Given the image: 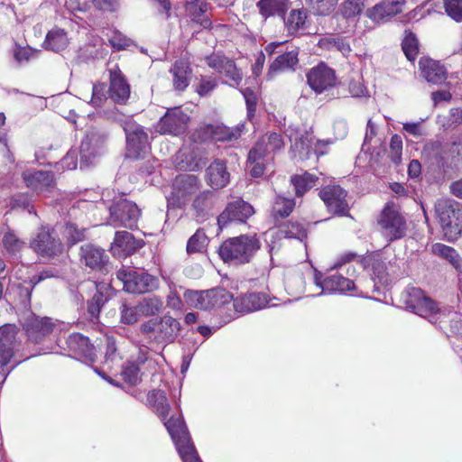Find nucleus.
Returning a JSON list of instances; mask_svg holds the SVG:
<instances>
[{
  "label": "nucleus",
  "instance_id": "obj_1",
  "mask_svg": "<svg viewBox=\"0 0 462 462\" xmlns=\"http://www.w3.org/2000/svg\"><path fill=\"white\" fill-rule=\"evenodd\" d=\"M261 243L255 236L241 235L226 240L218 249L221 259L233 264L249 263L260 249Z\"/></svg>",
  "mask_w": 462,
  "mask_h": 462
},
{
  "label": "nucleus",
  "instance_id": "obj_2",
  "mask_svg": "<svg viewBox=\"0 0 462 462\" xmlns=\"http://www.w3.org/2000/svg\"><path fill=\"white\" fill-rule=\"evenodd\" d=\"M283 147L282 136L277 133H270L262 136L249 151L247 170L253 177H260L265 171L269 156Z\"/></svg>",
  "mask_w": 462,
  "mask_h": 462
},
{
  "label": "nucleus",
  "instance_id": "obj_3",
  "mask_svg": "<svg viewBox=\"0 0 462 462\" xmlns=\"http://www.w3.org/2000/svg\"><path fill=\"white\" fill-rule=\"evenodd\" d=\"M377 224L383 236L390 242L406 236V218L400 208L393 202L384 205L377 218Z\"/></svg>",
  "mask_w": 462,
  "mask_h": 462
},
{
  "label": "nucleus",
  "instance_id": "obj_4",
  "mask_svg": "<svg viewBox=\"0 0 462 462\" xmlns=\"http://www.w3.org/2000/svg\"><path fill=\"white\" fill-rule=\"evenodd\" d=\"M435 212L447 239H456L461 232L462 208L459 204L451 199H439L435 204Z\"/></svg>",
  "mask_w": 462,
  "mask_h": 462
},
{
  "label": "nucleus",
  "instance_id": "obj_5",
  "mask_svg": "<svg viewBox=\"0 0 462 462\" xmlns=\"http://www.w3.org/2000/svg\"><path fill=\"white\" fill-rule=\"evenodd\" d=\"M180 329V322L167 315L160 319H152L140 326L141 333L148 339L165 344L173 342Z\"/></svg>",
  "mask_w": 462,
  "mask_h": 462
},
{
  "label": "nucleus",
  "instance_id": "obj_6",
  "mask_svg": "<svg viewBox=\"0 0 462 462\" xmlns=\"http://www.w3.org/2000/svg\"><path fill=\"white\" fill-rule=\"evenodd\" d=\"M165 427L174 441L183 462H202L189 435L187 427L180 420H170Z\"/></svg>",
  "mask_w": 462,
  "mask_h": 462
},
{
  "label": "nucleus",
  "instance_id": "obj_7",
  "mask_svg": "<svg viewBox=\"0 0 462 462\" xmlns=\"http://www.w3.org/2000/svg\"><path fill=\"white\" fill-rule=\"evenodd\" d=\"M165 427L174 441L183 462H202L189 435L187 427L180 420H170Z\"/></svg>",
  "mask_w": 462,
  "mask_h": 462
},
{
  "label": "nucleus",
  "instance_id": "obj_8",
  "mask_svg": "<svg viewBox=\"0 0 462 462\" xmlns=\"http://www.w3.org/2000/svg\"><path fill=\"white\" fill-rule=\"evenodd\" d=\"M186 302L196 309L211 310L231 301L232 295L223 288H214L208 291H186Z\"/></svg>",
  "mask_w": 462,
  "mask_h": 462
},
{
  "label": "nucleus",
  "instance_id": "obj_9",
  "mask_svg": "<svg viewBox=\"0 0 462 462\" xmlns=\"http://www.w3.org/2000/svg\"><path fill=\"white\" fill-rule=\"evenodd\" d=\"M116 278L123 283L124 290L130 293H145L159 287L158 278L134 269L118 270Z\"/></svg>",
  "mask_w": 462,
  "mask_h": 462
},
{
  "label": "nucleus",
  "instance_id": "obj_10",
  "mask_svg": "<svg viewBox=\"0 0 462 462\" xmlns=\"http://www.w3.org/2000/svg\"><path fill=\"white\" fill-rule=\"evenodd\" d=\"M110 217L108 224L116 226L133 228L136 226L141 211L136 204L120 197L108 207Z\"/></svg>",
  "mask_w": 462,
  "mask_h": 462
},
{
  "label": "nucleus",
  "instance_id": "obj_11",
  "mask_svg": "<svg viewBox=\"0 0 462 462\" xmlns=\"http://www.w3.org/2000/svg\"><path fill=\"white\" fill-rule=\"evenodd\" d=\"M126 135V156L131 159L143 158L150 151L148 134L139 125L128 123L125 126Z\"/></svg>",
  "mask_w": 462,
  "mask_h": 462
},
{
  "label": "nucleus",
  "instance_id": "obj_12",
  "mask_svg": "<svg viewBox=\"0 0 462 462\" xmlns=\"http://www.w3.org/2000/svg\"><path fill=\"white\" fill-rule=\"evenodd\" d=\"M319 197L328 210L335 215L346 216L349 211L347 192L339 185H327L319 191Z\"/></svg>",
  "mask_w": 462,
  "mask_h": 462
},
{
  "label": "nucleus",
  "instance_id": "obj_13",
  "mask_svg": "<svg viewBox=\"0 0 462 462\" xmlns=\"http://www.w3.org/2000/svg\"><path fill=\"white\" fill-rule=\"evenodd\" d=\"M189 116L179 107L169 109L160 119L156 131L162 134L180 135L186 131Z\"/></svg>",
  "mask_w": 462,
  "mask_h": 462
},
{
  "label": "nucleus",
  "instance_id": "obj_14",
  "mask_svg": "<svg viewBox=\"0 0 462 462\" xmlns=\"http://www.w3.org/2000/svg\"><path fill=\"white\" fill-rule=\"evenodd\" d=\"M30 246L42 256H54L62 253L63 245L60 240L53 236L48 227H42L35 238L31 241Z\"/></svg>",
  "mask_w": 462,
  "mask_h": 462
},
{
  "label": "nucleus",
  "instance_id": "obj_15",
  "mask_svg": "<svg viewBox=\"0 0 462 462\" xmlns=\"http://www.w3.org/2000/svg\"><path fill=\"white\" fill-rule=\"evenodd\" d=\"M309 86L317 94H320L337 84L335 71L325 63H319L307 73Z\"/></svg>",
  "mask_w": 462,
  "mask_h": 462
},
{
  "label": "nucleus",
  "instance_id": "obj_16",
  "mask_svg": "<svg viewBox=\"0 0 462 462\" xmlns=\"http://www.w3.org/2000/svg\"><path fill=\"white\" fill-rule=\"evenodd\" d=\"M254 214V208L242 199L230 202L225 210L218 216L217 224L219 228L225 227L228 223H244Z\"/></svg>",
  "mask_w": 462,
  "mask_h": 462
},
{
  "label": "nucleus",
  "instance_id": "obj_17",
  "mask_svg": "<svg viewBox=\"0 0 462 462\" xmlns=\"http://www.w3.org/2000/svg\"><path fill=\"white\" fill-rule=\"evenodd\" d=\"M405 4L406 0H382L366 10V16L375 23H383L401 14Z\"/></svg>",
  "mask_w": 462,
  "mask_h": 462
},
{
  "label": "nucleus",
  "instance_id": "obj_18",
  "mask_svg": "<svg viewBox=\"0 0 462 462\" xmlns=\"http://www.w3.org/2000/svg\"><path fill=\"white\" fill-rule=\"evenodd\" d=\"M322 275L316 272L314 282L316 286L321 289L316 295L327 293H346L356 290L355 282L341 275H331L325 280H321Z\"/></svg>",
  "mask_w": 462,
  "mask_h": 462
},
{
  "label": "nucleus",
  "instance_id": "obj_19",
  "mask_svg": "<svg viewBox=\"0 0 462 462\" xmlns=\"http://www.w3.org/2000/svg\"><path fill=\"white\" fill-rule=\"evenodd\" d=\"M25 185L37 193L51 192L55 188L54 176L50 171L27 170L23 172Z\"/></svg>",
  "mask_w": 462,
  "mask_h": 462
},
{
  "label": "nucleus",
  "instance_id": "obj_20",
  "mask_svg": "<svg viewBox=\"0 0 462 462\" xmlns=\"http://www.w3.org/2000/svg\"><path fill=\"white\" fill-rule=\"evenodd\" d=\"M143 245V240L135 239L134 236L127 231H117L115 235L114 242L110 250L113 255L122 258L126 257Z\"/></svg>",
  "mask_w": 462,
  "mask_h": 462
},
{
  "label": "nucleus",
  "instance_id": "obj_21",
  "mask_svg": "<svg viewBox=\"0 0 462 462\" xmlns=\"http://www.w3.org/2000/svg\"><path fill=\"white\" fill-rule=\"evenodd\" d=\"M420 76L429 83L440 85L448 79L447 69L437 60L428 57L420 58L419 61Z\"/></svg>",
  "mask_w": 462,
  "mask_h": 462
},
{
  "label": "nucleus",
  "instance_id": "obj_22",
  "mask_svg": "<svg viewBox=\"0 0 462 462\" xmlns=\"http://www.w3.org/2000/svg\"><path fill=\"white\" fill-rule=\"evenodd\" d=\"M208 67L215 69L220 74H224L234 84H239L243 79L242 73L236 67L232 60L225 56L214 53L206 58Z\"/></svg>",
  "mask_w": 462,
  "mask_h": 462
},
{
  "label": "nucleus",
  "instance_id": "obj_23",
  "mask_svg": "<svg viewBox=\"0 0 462 462\" xmlns=\"http://www.w3.org/2000/svg\"><path fill=\"white\" fill-rule=\"evenodd\" d=\"M105 140V136L97 133H90L86 135L80 145L81 168L89 166L92 160L101 154Z\"/></svg>",
  "mask_w": 462,
  "mask_h": 462
},
{
  "label": "nucleus",
  "instance_id": "obj_24",
  "mask_svg": "<svg viewBox=\"0 0 462 462\" xmlns=\"http://www.w3.org/2000/svg\"><path fill=\"white\" fill-rule=\"evenodd\" d=\"M80 258L85 265L92 270H103L108 263V256L105 251L93 245H85L80 249Z\"/></svg>",
  "mask_w": 462,
  "mask_h": 462
},
{
  "label": "nucleus",
  "instance_id": "obj_25",
  "mask_svg": "<svg viewBox=\"0 0 462 462\" xmlns=\"http://www.w3.org/2000/svg\"><path fill=\"white\" fill-rule=\"evenodd\" d=\"M130 96V87L123 77L121 71L110 70L109 97L115 102L125 103Z\"/></svg>",
  "mask_w": 462,
  "mask_h": 462
},
{
  "label": "nucleus",
  "instance_id": "obj_26",
  "mask_svg": "<svg viewBox=\"0 0 462 462\" xmlns=\"http://www.w3.org/2000/svg\"><path fill=\"white\" fill-rule=\"evenodd\" d=\"M17 334L15 326L0 327V365H5L13 356L14 339Z\"/></svg>",
  "mask_w": 462,
  "mask_h": 462
},
{
  "label": "nucleus",
  "instance_id": "obj_27",
  "mask_svg": "<svg viewBox=\"0 0 462 462\" xmlns=\"http://www.w3.org/2000/svg\"><path fill=\"white\" fill-rule=\"evenodd\" d=\"M269 236L272 237L270 241L271 244L269 245L270 253L273 254V250L276 248L274 241L275 239L285 237L303 240L306 237V229L301 224L298 222H289L277 230H272L269 233Z\"/></svg>",
  "mask_w": 462,
  "mask_h": 462
},
{
  "label": "nucleus",
  "instance_id": "obj_28",
  "mask_svg": "<svg viewBox=\"0 0 462 462\" xmlns=\"http://www.w3.org/2000/svg\"><path fill=\"white\" fill-rule=\"evenodd\" d=\"M268 304L265 294L249 293L234 300V307L238 312H252L264 308Z\"/></svg>",
  "mask_w": 462,
  "mask_h": 462
},
{
  "label": "nucleus",
  "instance_id": "obj_29",
  "mask_svg": "<svg viewBox=\"0 0 462 462\" xmlns=\"http://www.w3.org/2000/svg\"><path fill=\"white\" fill-rule=\"evenodd\" d=\"M69 348L75 354L81 357H85L87 360L94 361L96 358V350L94 346L89 343L88 337L81 334L75 333L71 334L68 340Z\"/></svg>",
  "mask_w": 462,
  "mask_h": 462
},
{
  "label": "nucleus",
  "instance_id": "obj_30",
  "mask_svg": "<svg viewBox=\"0 0 462 462\" xmlns=\"http://www.w3.org/2000/svg\"><path fill=\"white\" fill-rule=\"evenodd\" d=\"M298 52L295 51L285 52L278 56L269 66L267 78L272 79L277 74L295 70V66L298 64Z\"/></svg>",
  "mask_w": 462,
  "mask_h": 462
},
{
  "label": "nucleus",
  "instance_id": "obj_31",
  "mask_svg": "<svg viewBox=\"0 0 462 462\" xmlns=\"http://www.w3.org/2000/svg\"><path fill=\"white\" fill-rule=\"evenodd\" d=\"M185 10L191 19L203 29H208L211 26L207 12L208 4L205 0H189L185 3Z\"/></svg>",
  "mask_w": 462,
  "mask_h": 462
},
{
  "label": "nucleus",
  "instance_id": "obj_32",
  "mask_svg": "<svg viewBox=\"0 0 462 462\" xmlns=\"http://www.w3.org/2000/svg\"><path fill=\"white\" fill-rule=\"evenodd\" d=\"M207 178L208 184L214 189L226 186L229 182V173L226 164L219 160L214 161L207 169Z\"/></svg>",
  "mask_w": 462,
  "mask_h": 462
},
{
  "label": "nucleus",
  "instance_id": "obj_33",
  "mask_svg": "<svg viewBox=\"0 0 462 462\" xmlns=\"http://www.w3.org/2000/svg\"><path fill=\"white\" fill-rule=\"evenodd\" d=\"M199 188V180L195 175H180L177 177L174 183L175 196L180 203V200L184 201L187 197L195 193Z\"/></svg>",
  "mask_w": 462,
  "mask_h": 462
},
{
  "label": "nucleus",
  "instance_id": "obj_34",
  "mask_svg": "<svg viewBox=\"0 0 462 462\" xmlns=\"http://www.w3.org/2000/svg\"><path fill=\"white\" fill-rule=\"evenodd\" d=\"M147 401L149 404L155 409L156 413L162 418V420H164V423L170 420V419L166 420V417L170 411V404L168 402L166 393L162 390H152L150 392L147 396ZM171 420H176L178 418L171 417ZM179 420L184 423L180 417H179Z\"/></svg>",
  "mask_w": 462,
  "mask_h": 462
},
{
  "label": "nucleus",
  "instance_id": "obj_35",
  "mask_svg": "<svg viewBox=\"0 0 462 462\" xmlns=\"http://www.w3.org/2000/svg\"><path fill=\"white\" fill-rule=\"evenodd\" d=\"M170 72L172 74L173 87L178 91H183L189 84L191 69L184 60H177Z\"/></svg>",
  "mask_w": 462,
  "mask_h": 462
},
{
  "label": "nucleus",
  "instance_id": "obj_36",
  "mask_svg": "<svg viewBox=\"0 0 462 462\" xmlns=\"http://www.w3.org/2000/svg\"><path fill=\"white\" fill-rule=\"evenodd\" d=\"M432 253L448 262L459 273L462 274V257L453 247L437 243L431 246Z\"/></svg>",
  "mask_w": 462,
  "mask_h": 462
},
{
  "label": "nucleus",
  "instance_id": "obj_37",
  "mask_svg": "<svg viewBox=\"0 0 462 462\" xmlns=\"http://www.w3.org/2000/svg\"><path fill=\"white\" fill-rule=\"evenodd\" d=\"M52 330V324L49 318H34L27 328V335L30 340L41 341Z\"/></svg>",
  "mask_w": 462,
  "mask_h": 462
},
{
  "label": "nucleus",
  "instance_id": "obj_38",
  "mask_svg": "<svg viewBox=\"0 0 462 462\" xmlns=\"http://www.w3.org/2000/svg\"><path fill=\"white\" fill-rule=\"evenodd\" d=\"M68 43V36L64 31H48L42 46L46 50L57 52L64 50Z\"/></svg>",
  "mask_w": 462,
  "mask_h": 462
},
{
  "label": "nucleus",
  "instance_id": "obj_39",
  "mask_svg": "<svg viewBox=\"0 0 462 462\" xmlns=\"http://www.w3.org/2000/svg\"><path fill=\"white\" fill-rule=\"evenodd\" d=\"M412 312L428 319L431 323H436L441 315L436 303L427 296L423 297V302H420L418 306L414 308Z\"/></svg>",
  "mask_w": 462,
  "mask_h": 462
},
{
  "label": "nucleus",
  "instance_id": "obj_40",
  "mask_svg": "<svg viewBox=\"0 0 462 462\" xmlns=\"http://www.w3.org/2000/svg\"><path fill=\"white\" fill-rule=\"evenodd\" d=\"M257 7L264 18L274 14L282 15L288 8V0H260Z\"/></svg>",
  "mask_w": 462,
  "mask_h": 462
},
{
  "label": "nucleus",
  "instance_id": "obj_41",
  "mask_svg": "<svg viewBox=\"0 0 462 462\" xmlns=\"http://www.w3.org/2000/svg\"><path fill=\"white\" fill-rule=\"evenodd\" d=\"M317 177L309 172L303 174L294 175L291 177V181L295 189V193L298 197L305 194L309 189L315 186Z\"/></svg>",
  "mask_w": 462,
  "mask_h": 462
},
{
  "label": "nucleus",
  "instance_id": "obj_42",
  "mask_svg": "<svg viewBox=\"0 0 462 462\" xmlns=\"http://www.w3.org/2000/svg\"><path fill=\"white\" fill-rule=\"evenodd\" d=\"M138 310L141 316H153L159 313L163 306V302L161 298L157 296H151L143 298L137 304Z\"/></svg>",
  "mask_w": 462,
  "mask_h": 462
},
{
  "label": "nucleus",
  "instance_id": "obj_43",
  "mask_svg": "<svg viewBox=\"0 0 462 462\" xmlns=\"http://www.w3.org/2000/svg\"><path fill=\"white\" fill-rule=\"evenodd\" d=\"M285 25L288 29H300L310 26V23L307 10L303 8L291 10L285 19Z\"/></svg>",
  "mask_w": 462,
  "mask_h": 462
},
{
  "label": "nucleus",
  "instance_id": "obj_44",
  "mask_svg": "<svg viewBox=\"0 0 462 462\" xmlns=\"http://www.w3.org/2000/svg\"><path fill=\"white\" fill-rule=\"evenodd\" d=\"M319 46L328 51L336 50L344 55H347L351 51L350 45L344 39L339 37H329L321 39L319 42Z\"/></svg>",
  "mask_w": 462,
  "mask_h": 462
},
{
  "label": "nucleus",
  "instance_id": "obj_45",
  "mask_svg": "<svg viewBox=\"0 0 462 462\" xmlns=\"http://www.w3.org/2000/svg\"><path fill=\"white\" fill-rule=\"evenodd\" d=\"M402 48L409 60H415L419 53V40L412 32H409L406 34L402 41Z\"/></svg>",
  "mask_w": 462,
  "mask_h": 462
},
{
  "label": "nucleus",
  "instance_id": "obj_46",
  "mask_svg": "<svg viewBox=\"0 0 462 462\" xmlns=\"http://www.w3.org/2000/svg\"><path fill=\"white\" fill-rule=\"evenodd\" d=\"M295 203L292 199L278 196L273 203V211L275 216L288 217L292 211Z\"/></svg>",
  "mask_w": 462,
  "mask_h": 462
},
{
  "label": "nucleus",
  "instance_id": "obj_47",
  "mask_svg": "<svg viewBox=\"0 0 462 462\" xmlns=\"http://www.w3.org/2000/svg\"><path fill=\"white\" fill-rule=\"evenodd\" d=\"M121 322L126 325H132L136 323L142 317L138 310L137 304L135 306H130L126 303H123L120 308Z\"/></svg>",
  "mask_w": 462,
  "mask_h": 462
},
{
  "label": "nucleus",
  "instance_id": "obj_48",
  "mask_svg": "<svg viewBox=\"0 0 462 462\" xmlns=\"http://www.w3.org/2000/svg\"><path fill=\"white\" fill-rule=\"evenodd\" d=\"M207 245V236L204 232L198 230L187 243V253L189 254L201 252Z\"/></svg>",
  "mask_w": 462,
  "mask_h": 462
},
{
  "label": "nucleus",
  "instance_id": "obj_49",
  "mask_svg": "<svg viewBox=\"0 0 462 462\" xmlns=\"http://www.w3.org/2000/svg\"><path fill=\"white\" fill-rule=\"evenodd\" d=\"M62 235L69 244L74 245L85 238V229H79L74 224L67 223L62 227Z\"/></svg>",
  "mask_w": 462,
  "mask_h": 462
},
{
  "label": "nucleus",
  "instance_id": "obj_50",
  "mask_svg": "<svg viewBox=\"0 0 462 462\" xmlns=\"http://www.w3.org/2000/svg\"><path fill=\"white\" fill-rule=\"evenodd\" d=\"M213 205V194L210 191H204L199 194L193 202V208L199 215L204 214Z\"/></svg>",
  "mask_w": 462,
  "mask_h": 462
},
{
  "label": "nucleus",
  "instance_id": "obj_51",
  "mask_svg": "<svg viewBox=\"0 0 462 462\" xmlns=\"http://www.w3.org/2000/svg\"><path fill=\"white\" fill-rule=\"evenodd\" d=\"M444 10L457 23L462 22V0H443Z\"/></svg>",
  "mask_w": 462,
  "mask_h": 462
},
{
  "label": "nucleus",
  "instance_id": "obj_52",
  "mask_svg": "<svg viewBox=\"0 0 462 462\" xmlns=\"http://www.w3.org/2000/svg\"><path fill=\"white\" fill-rule=\"evenodd\" d=\"M424 296V292L420 288H409L406 291V296L404 300L406 308L412 311L420 302H423Z\"/></svg>",
  "mask_w": 462,
  "mask_h": 462
},
{
  "label": "nucleus",
  "instance_id": "obj_53",
  "mask_svg": "<svg viewBox=\"0 0 462 462\" xmlns=\"http://www.w3.org/2000/svg\"><path fill=\"white\" fill-rule=\"evenodd\" d=\"M311 8L318 14L325 15L332 12L337 0H308Z\"/></svg>",
  "mask_w": 462,
  "mask_h": 462
},
{
  "label": "nucleus",
  "instance_id": "obj_54",
  "mask_svg": "<svg viewBox=\"0 0 462 462\" xmlns=\"http://www.w3.org/2000/svg\"><path fill=\"white\" fill-rule=\"evenodd\" d=\"M109 42L111 46L117 51L126 50L134 46V42L119 31L114 32L113 36L109 39Z\"/></svg>",
  "mask_w": 462,
  "mask_h": 462
},
{
  "label": "nucleus",
  "instance_id": "obj_55",
  "mask_svg": "<svg viewBox=\"0 0 462 462\" xmlns=\"http://www.w3.org/2000/svg\"><path fill=\"white\" fill-rule=\"evenodd\" d=\"M122 376L130 384H136L140 380V366L134 362H128L122 371Z\"/></svg>",
  "mask_w": 462,
  "mask_h": 462
},
{
  "label": "nucleus",
  "instance_id": "obj_56",
  "mask_svg": "<svg viewBox=\"0 0 462 462\" xmlns=\"http://www.w3.org/2000/svg\"><path fill=\"white\" fill-rule=\"evenodd\" d=\"M3 245L9 253L14 254L20 251L23 247L24 243L15 234L8 231L3 237Z\"/></svg>",
  "mask_w": 462,
  "mask_h": 462
},
{
  "label": "nucleus",
  "instance_id": "obj_57",
  "mask_svg": "<svg viewBox=\"0 0 462 462\" xmlns=\"http://www.w3.org/2000/svg\"><path fill=\"white\" fill-rule=\"evenodd\" d=\"M402 140L400 135L394 134L390 142V156L395 164H399L402 161Z\"/></svg>",
  "mask_w": 462,
  "mask_h": 462
},
{
  "label": "nucleus",
  "instance_id": "obj_58",
  "mask_svg": "<svg viewBox=\"0 0 462 462\" xmlns=\"http://www.w3.org/2000/svg\"><path fill=\"white\" fill-rule=\"evenodd\" d=\"M36 55V51H33L30 46H22L19 44L15 45L14 49V59L19 63L28 62Z\"/></svg>",
  "mask_w": 462,
  "mask_h": 462
},
{
  "label": "nucleus",
  "instance_id": "obj_59",
  "mask_svg": "<svg viewBox=\"0 0 462 462\" xmlns=\"http://www.w3.org/2000/svg\"><path fill=\"white\" fill-rule=\"evenodd\" d=\"M241 91L247 106V116L248 117H251L254 116V113L255 111V106L258 99L257 94L249 88H246Z\"/></svg>",
  "mask_w": 462,
  "mask_h": 462
},
{
  "label": "nucleus",
  "instance_id": "obj_60",
  "mask_svg": "<svg viewBox=\"0 0 462 462\" xmlns=\"http://www.w3.org/2000/svg\"><path fill=\"white\" fill-rule=\"evenodd\" d=\"M92 97L91 103L95 106H100L104 100H106V86L105 84H94L91 88Z\"/></svg>",
  "mask_w": 462,
  "mask_h": 462
},
{
  "label": "nucleus",
  "instance_id": "obj_61",
  "mask_svg": "<svg viewBox=\"0 0 462 462\" xmlns=\"http://www.w3.org/2000/svg\"><path fill=\"white\" fill-rule=\"evenodd\" d=\"M363 9V4L360 0H347L344 3L342 13L345 17L355 16Z\"/></svg>",
  "mask_w": 462,
  "mask_h": 462
},
{
  "label": "nucleus",
  "instance_id": "obj_62",
  "mask_svg": "<svg viewBox=\"0 0 462 462\" xmlns=\"http://www.w3.org/2000/svg\"><path fill=\"white\" fill-rule=\"evenodd\" d=\"M243 127H244V125H242L236 126L234 129L226 128V127L218 128V132L221 134V135L217 136L216 138L220 141H225V140L231 141V140L237 139L241 134Z\"/></svg>",
  "mask_w": 462,
  "mask_h": 462
},
{
  "label": "nucleus",
  "instance_id": "obj_63",
  "mask_svg": "<svg viewBox=\"0 0 462 462\" xmlns=\"http://www.w3.org/2000/svg\"><path fill=\"white\" fill-rule=\"evenodd\" d=\"M92 3L96 9L103 12H116L119 6L117 0H93Z\"/></svg>",
  "mask_w": 462,
  "mask_h": 462
},
{
  "label": "nucleus",
  "instance_id": "obj_64",
  "mask_svg": "<svg viewBox=\"0 0 462 462\" xmlns=\"http://www.w3.org/2000/svg\"><path fill=\"white\" fill-rule=\"evenodd\" d=\"M216 80L208 78H202L197 88V92L201 97L206 96L210 93L216 88Z\"/></svg>",
  "mask_w": 462,
  "mask_h": 462
}]
</instances>
